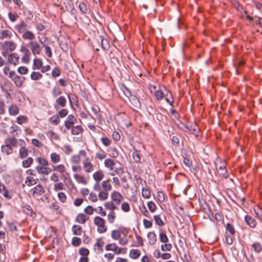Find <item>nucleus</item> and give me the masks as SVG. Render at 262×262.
I'll use <instances>...</instances> for the list:
<instances>
[{
	"instance_id": "obj_20",
	"label": "nucleus",
	"mask_w": 262,
	"mask_h": 262,
	"mask_svg": "<svg viewBox=\"0 0 262 262\" xmlns=\"http://www.w3.org/2000/svg\"><path fill=\"white\" fill-rule=\"evenodd\" d=\"M16 30L19 33H23L27 31V25L24 21H21L19 24L15 26Z\"/></svg>"
},
{
	"instance_id": "obj_10",
	"label": "nucleus",
	"mask_w": 262,
	"mask_h": 262,
	"mask_svg": "<svg viewBox=\"0 0 262 262\" xmlns=\"http://www.w3.org/2000/svg\"><path fill=\"white\" fill-rule=\"evenodd\" d=\"M31 191L32 192V195L34 198L38 197L45 193V189L43 187L38 184L35 186L34 188H33Z\"/></svg>"
},
{
	"instance_id": "obj_64",
	"label": "nucleus",
	"mask_w": 262,
	"mask_h": 262,
	"mask_svg": "<svg viewBox=\"0 0 262 262\" xmlns=\"http://www.w3.org/2000/svg\"><path fill=\"white\" fill-rule=\"evenodd\" d=\"M98 194L94 192H91L89 196V200L92 202H96L98 201Z\"/></svg>"
},
{
	"instance_id": "obj_19",
	"label": "nucleus",
	"mask_w": 262,
	"mask_h": 262,
	"mask_svg": "<svg viewBox=\"0 0 262 262\" xmlns=\"http://www.w3.org/2000/svg\"><path fill=\"white\" fill-rule=\"evenodd\" d=\"M22 37L25 40H29L30 41H34L35 38V34L31 31L27 30L22 35Z\"/></svg>"
},
{
	"instance_id": "obj_40",
	"label": "nucleus",
	"mask_w": 262,
	"mask_h": 262,
	"mask_svg": "<svg viewBox=\"0 0 262 262\" xmlns=\"http://www.w3.org/2000/svg\"><path fill=\"white\" fill-rule=\"evenodd\" d=\"M121 209L125 213L129 212L131 209L129 204L127 202H122L121 205Z\"/></svg>"
},
{
	"instance_id": "obj_62",
	"label": "nucleus",
	"mask_w": 262,
	"mask_h": 262,
	"mask_svg": "<svg viewBox=\"0 0 262 262\" xmlns=\"http://www.w3.org/2000/svg\"><path fill=\"white\" fill-rule=\"evenodd\" d=\"M95 211H96V209L94 208L92 206H88L84 209V213L89 215L93 214Z\"/></svg>"
},
{
	"instance_id": "obj_15",
	"label": "nucleus",
	"mask_w": 262,
	"mask_h": 262,
	"mask_svg": "<svg viewBox=\"0 0 262 262\" xmlns=\"http://www.w3.org/2000/svg\"><path fill=\"white\" fill-rule=\"evenodd\" d=\"M67 104V100L64 96H60L56 100V104L54 105V107L56 110L59 109V106L64 107Z\"/></svg>"
},
{
	"instance_id": "obj_2",
	"label": "nucleus",
	"mask_w": 262,
	"mask_h": 262,
	"mask_svg": "<svg viewBox=\"0 0 262 262\" xmlns=\"http://www.w3.org/2000/svg\"><path fill=\"white\" fill-rule=\"evenodd\" d=\"M116 164L115 161L112 159L108 158L104 160V166L110 171L108 174L111 176H115L116 174L119 175L123 173V169L122 168H115Z\"/></svg>"
},
{
	"instance_id": "obj_24",
	"label": "nucleus",
	"mask_w": 262,
	"mask_h": 262,
	"mask_svg": "<svg viewBox=\"0 0 262 262\" xmlns=\"http://www.w3.org/2000/svg\"><path fill=\"white\" fill-rule=\"evenodd\" d=\"M101 186L103 190L108 192L111 191L112 189V186L109 179L103 181L101 183Z\"/></svg>"
},
{
	"instance_id": "obj_59",
	"label": "nucleus",
	"mask_w": 262,
	"mask_h": 262,
	"mask_svg": "<svg viewBox=\"0 0 262 262\" xmlns=\"http://www.w3.org/2000/svg\"><path fill=\"white\" fill-rule=\"evenodd\" d=\"M147 207L149 210L152 213L154 212L157 209V206L152 201H149L147 203Z\"/></svg>"
},
{
	"instance_id": "obj_42",
	"label": "nucleus",
	"mask_w": 262,
	"mask_h": 262,
	"mask_svg": "<svg viewBox=\"0 0 262 262\" xmlns=\"http://www.w3.org/2000/svg\"><path fill=\"white\" fill-rule=\"evenodd\" d=\"M42 77V74L38 72L33 71L31 73L30 78L33 80H38Z\"/></svg>"
},
{
	"instance_id": "obj_22",
	"label": "nucleus",
	"mask_w": 262,
	"mask_h": 262,
	"mask_svg": "<svg viewBox=\"0 0 262 262\" xmlns=\"http://www.w3.org/2000/svg\"><path fill=\"white\" fill-rule=\"evenodd\" d=\"M53 170L54 171H56L57 172H58L62 175H63V173L66 172V167L65 165L63 164L53 165Z\"/></svg>"
},
{
	"instance_id": "obj_52",
	"label": "nucleus",
	"mask_w": 262,
	"mask_h": 262,
	"mask_svg": "<svg viewBox=\"0 0 262 262\" xmlns=\"http://www.w3.org/2000/svg\"><path fill=\"white\" fill-rule=\"evenodd\" d=\"M57 198L62 203H66L67 201V196L63 192H59L57 194Z\"/></svg>"
},
{
	"instance_id": "obj_6",
	"label": "nucleus",
	"mask_w": 262,
	"mask_h": 262,
	"mask_svg": "<svg viewBox=\"0 0 262 262\" xmlns=\"http://www.w3.org/2000/svg\"><path fill=\"white\" fill-rule=\"evenodd\" d=\"M94 224L97 227V231L99 233H104L107 230L105 220L100 216H97L94 218Z\"/></svg>"
},
{
	"instance_id": "obj_31",
	"label": "nucleus",
	"mask_w": 262,
	"mask_h": 262,
	"mask_svg": "<svg viewBox=\"0 0 262 262\" xmlns=\"http://www.w3.org/2000/svg\"><path fill=\"white\" fill-rule=\"evenodd\" d=\"M19 108L15 104H11L8 108L9 114L11 116H15L19 113Z\"/></svg>"
},
{
	"instance_id": "obj_4",
	"label": "nucleus",
	"mask_w": 262,
	"mask_h": 262,
	"mask_svg": "<svg viewBox=\"0 0 262 262\" xmlns=\"http://www.w3.org/2000/svg\"><path fill=\"white\" fill-rule=\"evenodd\" d=\"M149 89L151 93L154 94V96L157 100H161L164 96V93L163 92V90H166V88L163 85L149 84Z\"/></svg>"
},
{
	"instance_id": "obj_28",
	"label": "nucleus",
	"mask_w": 262,
	"mask_h": 262,
	"mask_svg": "<svg viewBox=\"0 0 262 262\" xmlns=\"http://www.w3.org/2000/svg\"><path fill=\"white\" fill-rule=\"evenodd\" d=\"M141 254V251L139 249H131L129 253L130 258L134 259H137Z\"/></svg>"
},
{
	"instance_id": "obj_47",
	"label": "nucleus",
	"mask_w": 262,
	"mask_h": 262,
	"mask_svg": "<svg viewBox=\"0 0 262 262\" xmlns=\"http://www.w3.org/2000/svg\"><path fill=\"white\" fill-rule=\"evenodd\" d=\"M105 208L111 211H114L117 208L116 205L112 201L111 202H107L105 203Z\"/></svg>"
},
{
	"instance_id": "obj_5",
	"label": "nucleus",
	"mask_w": 262,
	"mask_h": 262,
	"mask_svg": "<svg viewBox=\"0 0 262 262\" xmlns=\"http://www.w3.org/2000/svg\"><path fill=\"white\" fill-rule=\"evenodd\" d=\"M17 47L16 43L12 40L5 41L1 47L2 54L4 57H7L9 53L14 51Z\"/></svg>"
},
{
	"instance_id": "obj_38",
	"label": "nucleus",
	"mask_w": 262,
	"mask_h": 262,
	"mask_svg": "<svg viewBox=\"0 0 262 262\" xmlns=\"http://www.w3.org/2000/svg\"><path fill=\"white\" fill-rule=\"evenodd\" d=\"M142 196L145 199H148L151 196V191L149 188L144 187L142 189Z\"/></svg>"
},
{
	"instance_id": "obj_39",
	"label": "nucleus",
	"mask_w": 262,
	"mask_h": 262,
	"mask_svg": "<svg viewBox=\"0 0 262 262\" xmlns=\"http://www.w3.org/2000/svg\"><path fill=\"white\" fill-rule=\"evenodd\" d=\"M5 143L10 147H15L17 144V140L15 138H8L5 140Z\"/></svg>"
},
{
	"instance_id": "obj_60",
	"label": "nucleus",
	"mask_w": 262,
	"mask_h": 262,
	"mask_svg": "<svg viewBox=\"0 0 262 262\" xmlns=\"http://www.w3.org/2000/svg\"><path fill=\"white\" fill-rule=\"evenodd\" d=\"M82 169V167L79 164H76L72 166V170L74 173H81Z\"/></svg>"
},
{
	"instance_id": "obj_9",
	"label": "nucleus",
	"mask_w": 262,
	"mask_h": 262,
	"mask_svg": "<svg viewBox=\"0 0 262 262\" xmlns=\"http://www.w3.org/2000/svg\"><path fill=\"white\" fill-rule=\"evenodd\" d=\"M111 199L116 205H119L123 201L124 198L119 192L114 191L111 194Z\"/></svg>"
},
{
	"instance_id": "obj_27",
	"label": "nucleus",
	"mask_w": 262,
	"mask_h": 262,
	"mask_svg": "<svg viewBox=\"0 0 262 262\" xmlns=\"http://www.w3.org/2000/svg\"><path fill=\"white\" fill-rule=\"evenodd\" d=\"M81 150H80L77 155H73L71 159V162L72 164H79L81 161V157L82 155L80 154Z\"/></svg>"
},
{
	"instance_id": "obj_18",
	"label": "nucleus",
	"mask_w": 262,
	"mask_h": 262,
	"mask_svg": "<svg viewBox=\"0 0 262 262\" xmlns=\"http://www.w3.org/2000/svg\"><path fill=\"white\" fill-rule=\"evenodd\" d=\"M50 160L51 162L54 165L61 161V156L57 152H53L50 155Z\"/></svg>"
},
{
	"instance_id": "obj_16",
	"label": "nucleus",
	"mask_w": 262,
	"mask_h": 262,
	"mask_svg": "<svg viewBox=\"0 0 262 262\" xmlns=\"http://www.w3.org/2000/svg\"><path fill=\"white\" fill-rule=\"evenodd\" d=\"M147 239L148 244L150 245H154L157 241V235L154 231L149 232L147 234Z\"/></svg>"
},
{
	"instance_id": "obj_29",
	"label": "nucleus",
	"mask_w": 262,
	"mask_h": 262,
	"mask_svg": "<svg viewBox=\"0 0 262 262\" xmlns=\"http://www.w3.org/2000/svg\"><path fill=\"white\" fill-rule=\"evenodd\" d=\"M68 190L69 192L72 193L76 192L77 190V187L75 184L73 183L71 178H69L68 183L67 184Z\"/></svg>"
},
{
	"instance_id": "obj_41",
	"label": "nucleus",
	"mask_w": 262,
	"mask_h": 262,
	"mask_svg": "<svg viewBox=\"0 0 262 262\" xmlns=\"http://www.w3.org/2000/svg\"><path fill=\"white\" fill-rule=\"evenodd\" d=\"M154 219L156 224L159 227H163L164 226L165 223L162 220L160 215H154Z\"/></svg>"
},
{
	"instance_id": "obj_35",
	"label": "nucleus",
	"mask_w": 262,
	"mask_h": 262,
	"mask_svg": "<svg viewBox=\"0 0 262 262\" xmlns=\"http://www.w3.org/2000/svg\"><path fill=\"white\" fill-rule=\"evenodd\" d=\"M216 169L218 173L225 177H226V166L224 163H223L221 166H219L216 165Z\"/></svg>"
},
{
	"instance_id": "obj_49",
	"label": "nucleus",
	"mask_w": 262,
	"mask_h": 262,
	"mask_svg": "<svg viewBox=\"0 0 262 262\" xmlns=\"http://www.w3.org/2000/svg\"><path fill=\"white\" fill-rule=\"evenodd\" d=\"M107 221L110 224H113L116 218V214L114 211H111L107 215Z\"/></svg>"
},
{
	"instance_id": "obj_23",
	"label": "nucleus",
	"mask_w": 262,
	"mask_h": 262,
	"mask_svg": "<svg viewBox=\"0 0 262 262\" xmlns=\"http://www.w3.org/2000/svg\"><path fill=\"white\" fill-rule=\"evenodd\" d=\"M25 78L23 76L17 75L12 81L14 82L15 84L18 87H21L23 85Z\"/></svg>"
},
{
	"instance_id": "obj_48",
	"label": "nucleus",
	"mask_w": 262,
	"mask_h": 262,
	"mask_svg": "<svg viewBox=\"0 0 262 262\" xmlns=\"http://www.w3.org/2000/svg\"><path fill=\"white\" fill-rule=\"evenodd\" d=\"M39 41L41 44L45 48V52L47 55V56L49 58L51 57L52 56V53L51 48L49 46L44 44L43 42L41 41V39H39Z\"/></svg>"
},
{
	"instance_id": "obj_36",
	"label": "nucleus",
	"mask_w": 262,
	"mask_h": 262,
	"mask_svg": "<svg viewBox=\"0 0 262 262\" xmlns=\"http://www.w3.org/2000/svg\"><path fill=\"white\" fill-rule=\"evenodd\" d=\"M53 189L55 192H58L64 189V184L61 182L54 183Z\"/></svg>"
},
{
	"instance_id": "obj_56",
	"label": "nucleus",
	"mask_w": 262,
	"mask_h": 262,
	"mask_svg": "<svg viewBox=\"0 0 262 262\" xmlns=\"http://www.w3.org/2000/svg\"><path fill=\"white\" fill-rule=\"evenodd\" d=\"M31 52L23 55L21 60L23 63H29L30 61Z\"/></svg>"
},
{
	"instance_id": "obj_54",
	"label": "nucleus",
	"mask_w": 262,
	"mask_h": 262,
	"mask_svg": "<svg viewBox=\"0 0 262 262\" xmlns=\"http://www.w3.org/2000/svg\"><path fill=\"white\" fill-rule=\"evenodd\" d=\"M26 184L28 186H31L36 184V181L33 177H27L25 181Z\"/></svg>"
},
{
	"instance_id": "obj_51",
	"label": "nucleus",
	"mask_w": 262,
	"mask_h": 262,
	"mask_svg": "<svg viewBox=\"0 0 262 262\" xmlns=\"http://www.w3.org/2000/svg\"><path fill=\"white\" fill-rule=\"evenodd\" d=\"M253 250L256 253H260L262 251V246L258 242H255L252 245Z\"/></svg>"
},
{
	"instance_id": "obj_17",
	"label": "nucleus",
	"mask_w": 262,
	"mask_h": 262,
	"mask_svg": "<svg viewBox=\"0 0 262 262\" xmlns=\"http://www.w3.org/2000/svg\"><path fill=\"white\" fill-rule=\"evenodd\" d=\"M36 170L40 174L48 175L52 172V169L47 166H37Z\"/></svg>"
},
{
	"instance_id": "obj_30",
	"label": "nucleus",
	"mask_w": 262,
	"mask_h": 262,
	"mask_svg": "<svg viewBox=\"0 0 262 262\" xmlns=\"http://www.w3.org/2000/svg\"><path fill=\"white\" fill-rule=\"evenodd\" d=\"M43 64L41 59L38 58H35L33 59V69L34 70H39L41 69Z\"/></svg>"
},
{
	"instance_id": "obj_53",
	"label": "nucleus",
	"mask_w": 262,
	"mask_h": 262,
	"mask_svg": "<svg viewBox=\"0 0 262 262\" xmlns=\"http://www.w3.org/2000/svg\"><path fill=\"white\" fill-rule=\"evenodd\" d=\"M164 244L161 246V249L163 251H170L172 246L170 243H163Z\"/></svg>"
},
{
	"instance_id": "obj_37",
	"label": "nucleus",
	"mask_w": 262,
	"mask_h": 262,
	"mask_svg": "<svg viewBox=\"0 0 262 262\" xmlns=\"http://www.w3.org/2000/svg\"><path fill=\"white\" fill-rule=\"evenodd\" d=\"M159 239L160 241L162 243H168L169 241L168 238L166 235V232L162 230L160 231Z\"/></svg>"
},
{
	"instance_id": "obj_50",
	"label": "nucleus",
	"mask_w": 262,
	"mask_h": 262,
	"mask_svg": "<svg viewBox=\"0 0 262 262\" xmlns=\"http://www.w3.org/2000/svg\"><path fill=\"white\" fill-rule=\"evenodd\" d=\"M37 162L41 165L40 166H48L49 164L48 160L42 157H37L36 158Z\"/></svg>"
},
{
	"instance_id": "obj_25",
	"label": "nucleus",
	"mask_w": 262,
	"mask_h": 262,
	"mask_svg": "<svg viewBox=\"0 0 262 262\" xmlns=\"http://www.w3.org/2000/svg\"><path fill=\"white\" fill-rule=\"evenodd\" d=\"M12 36V32L8 30H4L0 31V39H9Z\"/></svg>"
},
{
	"instance_id": "obj_12",
	"label": "nucleus",
	"mask_w": 262,
	"mask_h": 262,
	"mask_svg": "<svg viewBox=\"0 0 262 262\" xmlns=\"http://www.w3.org/2000/svg\"><path fill=\"white\" fill-rule=\"evenodd\" d=\"M77 119L73 115H70L68 116L67 120L64 122V125L67 129H71L73 125L76 122Z\"/></svg>"
},
{
	"instance_id": "obj_8",
	"label": "nucleus",
	"mask_w": 262,
	"mask_h": 262,
	"mask_svg": "<svg viewBox=\"0 0 262 262\" xmlns=\"http://www.w3.org/2000/svg\"><path fill=\"white\" fill-rule=\"evenodd\" d=\"M73 178L78 184L83 185H86L88 184L89 179L81 173H74Z\"/></svg>"
},
{
	"instance_id": "obj_63",
	"label": "nucleus",
	"mask_w": 262,
	"mask_h": 262,
	"mask_svg": "<svg viewBox=\"0 0 262 262\" xmlns=\"http://www.w3.org/2000/svg\"><path fill=\"white\" fill-rule=\"evenodd\" d=\"M71 128L72 133L73 135H78L82 131V128L80 125H78L75 127H72Z\"/></svg>"
},
{
	"instance_id": "obj_57",
	"label": "nucleus",
	"mask_w": 262,
	"mask_h": 262,
	"mask_svg": "<svg viewBox=\"0 0 262 262\" xmlns=\"http://www.w3.org/2000/svg\"><path fill=\"white\" fill-rule=\"evenodd\" d=\"M50 122L53 125H57L60 122V119L57 114L49 118Z\"/></svg>"
},
{
	"instance_id": "obj_7",
	"label": "nucleus",
	"mask_w": 262,
	"mask_h": 262,
	"mask_svg": "<svg viewBox=\"0 0 262 262\" xmlns=\"http://www.w3.org/2000/svg\"><path fill=\"white\" fill-rule=\"evenodd\" d=\"M29 46L31 49L32 53L34 56L39 55L42 51V47L36 41H31L29 42Z\"/></svg>"
},
{
	"instance_id": "obj_45",
	"label": "nucleus",
	"mask_w": 262,
	"mask_h": 262,
	"mask_svg": "<svg viewBox=\"0 0 262 262\" xmlns=\"http://www.w3.org/2000/svg\"><path fill=\"white\" fill-rule=\"evenodd\" d=\"M33 162V158L31 157H29L27 159L23 161L22 166L24 168H28L32 164Z\"/></svg>"
},
{
	"instance_id": "obj_1",
	"label": "nucleus",
	"mask_w": 262,
	"mask_h": 262,
	"mask_svg": "<svg viewBox=\"0 0 262 262\" xmlns=\"http://www.w3.org/2000/svg\"><path fill=\"white\" fill-rule=\"evenodd\" d=\"M128 233V228L120 227L118 229L112 231L111 237L114 240H118L119 243L121 245H127L129 242L127 237Z\"/></svg>"
},
{
	"instance_id": "obj_21",
	"label": "nucleus",
	"mask_w": 262,
	"mask_h": 262,
	"mask_svg": "<svg viewBox=\"0 0 262 262\" xmlns=\"http://www.w3.org/2000/svg\"><path fill=\"white\" fill-rule=\"evenodd\" d=\"M89 219V217L83 213H79L76 217V221L79 224H84Z\"/></svg>"
},
{
	"instance_id": "obj_11",
	"label": "nucleus",
	"mask_w": 262,
	"mask_h": 262,
	"mask_svg": "<svg viewBox=\"0 0 262 262\" xmlns=\"http://www.w3.org/2000/svg\"><path fill=\"white\" fill-rule=\"evenodd\" d=\"M7 56H8V61L10 64L14 66H16L18 64L19 56L17 53H11L8 54Z\"/></svg>"
},
{
	"instance_id": "obj_46",
	"label": "nucleus",
	"mask_w": 262,
	"mask_h": 262,
	"mask_svg": "<svg viewBox=\"0 0 262 262\" xmlns=\"http://www.w3.org/2000/svg\"><path fill=\"white\" fill-rule=\"evenodd\" d=\"M28 122V118L27 117L23 115H20L17 117L16 122L19 124H23L26 123Z\"/></svg>"
},
{
	"instance_id": "obj_13",
	"label": "nucleus",
	"mask_w": 262,
	"mask_h": 262,
	"mask_svg": "<svg viewBox=\"0 0 262 262\" xmlns=\"http://www.w3.org/2000/svg\"><path fill=\"white\" fill-rule=\"evenodd\" d=\"M0 193H1L7 200L12 198V194L8 191L5 185L0 182Z\"/></svg>"
},
{
	"instance_id": "obj_32",
	"label": "nucleus",
	"mask_w": 262,
	"mask_h": 262,
	"mask_svg": "<svg viewBox=\"0 0 262 262\" xmlns=\"http://www.w3.org/2000/svg\"><path fill=\"white\" fill-rule=\"evenodd\" d=\"M245 220L246 223L251 227L255 228L256 226V222L255 219H253L249 215H246L245 217Z\"/></svg>"
},
{
	"instance_id": "obj_26",
	"label": "nucleus",
	"mask_w": 262,
	"mask_h": 262,
	"mask_svg": "<svg viewBox=\"0 0 262 262\" xmlns=\"http://www.w3.org/2000/svg\"><path fill=\"white\" fill-rule=\"evenodd\" d=\"M166 93L164 94V97L165 98V99L166 101L171 105L173 106V103L174 102L173 98L171 94V93L168 91L167 89H166Z\"/></svg>"
},
{
	"instance_id": "obj_61",
	"label": "nucleus",
	"mask_w": 262,
	"mask_h": 262,
	"mask_svg": "<svg viewBox=\"0 0 262 262\" xmlns=\"http://www.w3.org/2000/svg\"><path fill=\"white\" fill-rule=\"evenodd\" d=\"M226 230L227 231L229 232L231 235H233L235 234V231L234 228L233 226L230 223L227 224L226 226Z\"/></svg>"
},
{
	"instance_id": "obj_3",
	"label": "nucleus",
	"mask_w": 262,
	"mask_h": 262,
	"mask_svg": "<svg viewBox=\"0 0 262 262\" xmlns=\"http://www.w3.org/2000/svg\"><path fill=\"white\" fill-rule=\"evenodd\" d=\"M80 154L84 159L82 161V168L86 173L92 172L95 168V165L92 163L91 160L88 157L87 153L84 150H81Z\"/></svg>"
},
{
	"instance_id": "obj_58",
	"label": "nucleus",
	"mask_w": 262,
	"mask_h": 262,
	"mask_svg": "<svg viewBox=\"0 0 262 262\" xmlns=\"http://www.w3.org/2000/svg\"><path fill=\"white\" fill-rule=\"evenodd\" d=\"M106 154L104 151L102 150L100 152H97L95 154V159L102 161L106 157Z\"/></svg>"
},
{
	"instance_id": "obj_14",
	"label": "nucleus",
	"mask_w": 262,
	"mask_h": 262,
	"mask_svg": "<svg viewBox=\"0 0 262 262\" xmlns=\"http://www.w3.org/2000/svg\"><path fill=\"white\" fill-rule=\"evenodd\" d=\"M104 177V173L101 169L94 172L92 174V178L95 182H100Z\"/></svg>"
},
{
	"instance_id": "obj_43",
	"label": "nucleus",
	"mask_w": 262,
	"mask_h": 262,
	"mask_svg": "<svg viewBox=\"0 0 262 262\" xmlns=\"http://www.w3.org/2000/svg\"><path fill=\"white\" fill-rule=\"evenodd\" d=\"M108 196V192L104 190H101L98 193V198L100 201L106 200Z\"/></svg>"
},
{
	"instance_id": "obj_55",
	"label": "nucleus",
	"mask_w": 262,
	"mask_h": 262,
	"mask_svg": "<svg viewBox=\"0 0 262 262\" xmlns=\"http://www.w3.org/2000/svg\"><path fill=\"white\" fill-rule=\"evenodd\" d=\"M139 210L141 213L145 216L148 217L149 216V214L144 203H142V205L139 206Z\"/></svg>"
},
{
	"instance_id": "obj_44",
	"label": "nucleus",
	"mask_w": 262,
	"mask_h": 262,
	"mask_svg": "<svg viewBox=\"0 0 262 262\" xmlns=\"http://www.w3.org/2000/svg\"><path fill=\"white\" fill-rule=\"evenodd\" d=\"M72 231L74 235H81L82 233V229L79 225H74L72 227Z\"/></svg>"
},
{
	"instance_id": "obj_33",
	"label": "nucleus",
	"mask_w": 262,
	"mask_h": 262,
	"mask_svg": "<svg viewBox=\"0 0 262 262\" xmlns=\"http://www.w3.org/2000/svg\"><path fill=\"white\" fill-rule=\"evenodd\" d=\"M1 150L3 153L7 155L11 154L13 152L12 148L6 143L1 146Z\"/></svg>"
},
{
	"instance_id": "obj_34",
	"label": "nucleus",
	"mask_w": 262,
	"mask_h": 262,
	"mask_svg": "<svg viewBox=\"0 0 262 262\" xmlns=\"http://www.w3.org/2000/svg\"><path fill=\"white\" fill-rule=\"evenodd\" d=\"M29 154L28 149L24 146H21L19 150V157L20 159L26 158Z\"/></svg>"
}]
</instances>
